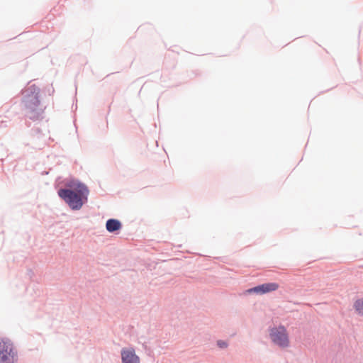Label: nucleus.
Listing matches in <instances>:
<instances>
[{
  "mask_svg": "<svg viewBox=\"0 0 363 363\" xmlns=\"http://www.w3.org/2000/svg\"><path fill=\"white\" fill-rule=\"evenodd\" d=\"M70 186L72 189H60L58 194L72 209L79 210L87 201L89 190L85 185L81 183L74 184Z\"/></svg>",
  "mask_w": 363,
  "mask_h": 363,
  "instance_id": "nucleus-1",
  "label": "nucleus"
},
{
  "mask_svg": "<svg viewBox=\"0 0 363 363\" xmlns=\"http://www.w3.org/2000/svg\"><path fill=\"white\" fill-rule=\"evenodd\" d=\"M40 89L35 85L28 86L23 91V104L30 118L35 119L43 113L39 99Z\"/></svg>",
  "mask_w": 363,
  "mask_h": 363,
  "instance_id": "nucleus-2",
  "label": "nucleus"
},
{
  "mask_svg": "<svg viewBox=\"0 0 363 363\" xmlns=\"http://www.w3.org/2000/svg\"><path fill=\"white\" fill-rule=\"evenodd\" d=\"M17 352L11 340H0V363H16Z\"/></svg>",
  "mask_w": 363,
  "mask_h": 363,
  "instance_id": "nucleus-3",
  "label": "nucleus"
},
{
  "mask_svg": "<svg viewBox=\"0 0 363 363\" xmlns=\"http://www.w3.org/2000/svg\"><path fill=\"white\" fill-rule=\"evenodd\" d=\"M270 337L273 342L277 345L285 347L289 345V337L286 328L284 326L273 328L270 330Z\"/></svg>",
  "mask_w": 363,
  "mask_h": 363,
  "instance_id": "nucleus-4",
  "label": "nucleus"
},
{
  "mask_svg": "<svg viewBox=\"0 0 363 363\" xmlns=\"http://www.w3.org/2000/svg\"><path fill=\"white\" fill-rule=\"evenodd\" d=\"M279 286L277 283H265L257 286L253 287L247 290L248 293H256L259 294H264L274 291L279 289Z\"/></svg>",
  "mask_w": 363,
  "mask_h": 363,
  "instance_id": "nucleus-5",
  "label": "nucleus"
},
{
  "mask_svg": "<svg viewBox=\"0 0 363 363\" xmlns=\"http://www.w3.org/2000/svg\"><path fill=\"white\" fill-rule=\"evenodd\" d=\"M123 363H140V358L135 353L133 349H123L121 351Z\"/></svg>",
  "mask_w": 363,
  "mask_h": 363,
  "instance_id": "nucleus-6",
  "label": "nucleus"
},
{
  "mask_svg": "<svg viewBox=\"0 0 363 363\" xmlns=\"http://www.w3.org/2000/svg\"><path fill=\"white\" fill-rule=\"evenodd\" d=\"M106 230L110 232H114L121 228V223L116 219H109L106 224Z\"/></svg>",
  "mask_w": 363,
  "mask_h": 363,
  "instance_id": "nucleus-7",
  "label": "nucleus"
},
{
  "mask_svg": "<svg viewBox=\"0 0 363 363\" xmlns=\"http://www.w3.org/2000/svg\"><path fill=\"white\" fill-rule=\"evenodd\" d=\"M354 307L359 314L363 315V298L357 300L354 304Z\"/></svg>",
  "mask_w": 363,
  "mask_h": 363,
  "instance_id": "nucleus-8",
  "label": "nucleus"
},
{
  "mask_svg": "<svg viewBox=\"0 0 363 363\" xmlns=\"http://www.w3.org/2000/svg\"><path fill=\"white\" fill-rule=\"evenodd\" d=\"M217 344L220 348H225L228 346L227 343L223 340H218Z\"/></svg>",
  "mask_w": 363,
  "mask_h": 363,
  "instance_id": "nucleus-9",
  "label": "nucleus"
}]
</instances>
